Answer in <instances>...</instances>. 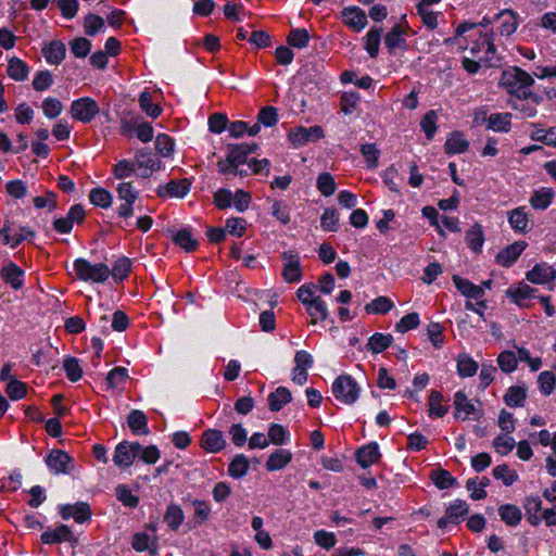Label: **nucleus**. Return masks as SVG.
<instances>
[{
    "label": "nucleus",
    "instance_id": "24",
    "mask_svg": "<svg viewBox=\"0 0 556 556\" xmlns=\"http://www.w3.org/2000/svg\"><path fill=\"white\" fill-rule=\"evenodd\" d=\"M482 122H488V129L494 131L508 132L511 126V114L510 113H495L489 117L483 116Z\"/></svg>",
    "mask_w": 556,
    "mask_h": 556
},
{
    "label": "nucleus",
    "instance_id": "50",
    "mask_svg": "<svg viewBox=\"0 0 556 556\" xmlns=\"http://www.w3.org/2000/svg\"><path fill=\"white\" fill-rule=\"evenodd\" d=\"M282 277L288 283L299 282L302 278L300 260L285 263Z\"/></svg>",
    "mask_w": 556,
    "mask_h": 556
},
{
    "label": "nucleus",
    "instance_id": "19",
    "mask_svg": "<svg viewBox=\"0 0 556 556\" xmlns=\"http://www.w3.org/2000/svg\"><path fill=\"white\" fill-rule=\"evenodd\" d=\"M48 63L59 65L65 59L66 48L60 40H52L45 45L41 50Z\"/></svg>",
    "mask_w": 556,
    "mask_h": 556
},
{
    "label": "nucleus",
    "instance_id": "6",
    "mask_svg": "<svg viewBox=\"0 0 556 556\" xmlns=\"http://www.w3.org/2000/svg\"><path fill=\"white\" fill-rule=\"evenodd\" d=\"M46 464L55 475H68L75 467L73 458L62 450H52L46 458Z\"/></svg>",
    "mask_w": 556,
    "mask_h": 556
},
{
    "label": "nucleus",
    "instance_id": "15",
    "mask_svg": "<svg viewBox=\"0 0 556 556\" xmlns=\"http://www.w3.org/2000/svg\"><path fill=\"white\" fill-rule=\"evenodd\" d=\"M526 277L532 283L544 285L555 279L556 269L546 263L536 264L527 273Z\"/></svg>",
    "mask_w": 556,
    "mask_h": 556
},
{
    "label": "nucleus",
    "instance_id": "4",
    "mask_svg": "<svg viewBox=\"0 0 556 556\" xmlns=\"http://www.w3.org/2000/svg\"><path fill=\"white\" fill-rule=\"evenodd\" d=\"M100 112L98 103L89 97H84L72 102L71 115L81 123H90Z\"/></svg>",
    "mask_w": 556,
    "mask_h": 556
},
{
    "label": "nucleus",
    "instance_id": "40",
    "mask_svg": "<svg viewBox=\"0 0 556 556\" xmlns=\"http://www.w3.org/2000/svg\"><path fill=\"white\" fill-rule=\"evenodd\" d=\"M478 367V363L468 354H459L457 358V371L460 377H472L477 372Z\"/></svg>",
    "mask_w": 556,
    "mask_h": 556
},
{
    "label": "nucleus",
    "instance_id": "49",
    "mask_svg": "<svg viewBox=\"0 0 556 556\" xmlns=\"http://www.w3.org/2000/svg\"><path fill=\"white\" fill-rule=\"evenodd\" d=\"M115 495L117 500L121 501L123 505L127 507L135 508L139 504V497L134 495L131 490L124 484H119L116 486Z\"/></svg>",
    "mask_w": 556,
    "mask_h": 556
},
{
    "label": "nucleus",
    "instance_id": "31",
    "mask_svg": "<svg viewBox=\"0 0 556 556\" xmlns=\"http://www.w3.org/2000/svg\"><path fill=\"white\" fill-rule=\"evenodd\" d=\"M465 241L467 245L475 252H481L483 242H484V233L482 226L480 224H475L465 236Z\"/></svg>",
    "mask_w": 556,
    "mask_h": 556
},
{
    "label": "nucleus",
    "instance_id": "61",
    "mask_svg": "<svg viewBox=\"0 0 556 556\" xmlns=\"http://www.w3.org/2000/svg\"><path fill=\"white\" fill-rule=\"evenodd\" d=\"M155 149L161 156L167 157L174 151V141L169 136L160 134L155 138Z\"/></svg>",
    "mask_w": 556,
    "mask_h": 556
},
{
    "label": "nucleus",
    "instance_id": "7",
    "mask_svg": "<svg viewBox=\"0 0 556 556\" xmlns=\"http://www.w3.org/2000/svg\"><path fill=\"white\" fill-rule=\"evenodd\" d=\"M324 137V130L320 126L315 125L308 128L299 126L291 129L288 138L294 147H301L309 141H317Z\"/></svg>",
    "mask_w": 556,
    "mask_h": 556
},
{
    "label": "nucleus",
    "instance_id": "20",
    "mask_svg": "<svg viewBox=\"0 0 556 556\" xmlns=\"http://www.w3.org/2000/svg\"><path fill=\"white\" fill-rule=\"evenodd\" d=\"M127 425L134 434L147 435L150 433L148 418L142 410L132 409L127 416Z\"/></svg>",
    "mask_w": 556,
    "mask_h": 556
},
{
    "label": "nucleus",
    "instance_id": "9",
    "mask_svg": "<svg viewBox=\"0 0 556 556\" xmlns=\"http://www.w3.org/2000/svg\"><path fill=\"white\" fill-rule=\"evenodd\" d=\"M191 181L187 178L181 180H170L165 186H159L156 189V194L161 198L172 197V198H184L190 191Z\"/></svg>",
    "mask_w": 556,
    "mask_h": 556
},
{
    "label": "nucleus",
    "instance_id": "45",
    "mask_svg": "<svg viewBox=\"0 0 556 556\" xmlns=\"http://www.w3.org/2000/svg\"><path fill=\"white\" fill-rule=\"evenodd\" d=\"M308 41L309 34L306 28H294L289 33L287 37L288 45L298 49L307 47Z\"/></svg>",
    "mask_w": 556,
    "mask_h": 556
},
{
    "label": "nucleus",
    "instance_id": "64",
    "mask_svg": "<svg viewBox=\"0 0 556 556\" xmlns=\"http://www.w3.org/2000/svg\"><path fill=\"white\" fill-rule=\"evenodd\" d=\"M531 138L547 146L556 147V127H551L549 129H536L532 132Z\"/></svg>",
    "mask_w": 556,
    "mask_h": 556
},
{
    "label": "nucleus",
    "instance_id": "25",
    "mask_svg": "<svg viewBox=\"0 0 556 556\" xmlns=\"http://www.w3.org/2000/svg\"><path fill=\"white\" fill-rule=\"evenodd\" d=\"M268 407L271 412H279L285 405L292 401L291 391L286 387H278L275 392L268 395Z\"/></svg>",
    "mask_w": 556,
    "mask_h": 556
},
{
    "label": "nucleus",
    "instance_id": "51",
    "mask_svg": "<svg viewBox=\"0 0 556 556\" xmlns=\"http://www.w3.org/2000/svg\"><path fill=\"white\" fill-rule=\"evenodd\" d=\"M538 383L540 391L548 396L553 393L556 384V377L553 371L545 370L542 371L538 377Z\"/></svg>",
    "mask_w": 556,
    "mask_h": 556
},
{
    "label": "nucleus",
    "instance_id": "53",
    "mask_svg": "<svg viewBox=\"0 0 556 556\" xmlns=\"http://www.w3.org/2000/svg\"><path fill=\"white\" fill-rule=\"evenodd\" d=\"M131 262L128 257H119L113 268L111 269V275L115 281H123L130 271Z\"/></svg>",
    "mask_w": 556,
    "mask_h": 556
},
{
    "label": "nucleus",
    "instance_id": "44",
    "mask_svg": "<svg viewBox=\"0 0 556 556\" xmlns=\"http://www.w3.org/2000/svg\"><path fill=\"white\" fill-rule=\"evenodd\" d=\"M184 518L182 509L178 505L172 504L166 509L164 521L172 530L176 531L182 523Z\"/></svg>",
    "mask_w": 556,
    "mask_h": 556
},
{
    "label": "nucleus",
    "instance_id": "17",
    "mask_svg": "<svg viewBox=\"0 0 556 556\" xmlns=\"http://www.w3.org/2000/svg\"><path fill=\"white\" fill-rule=\"evenodd\" d=\"M226 445L223 432L216 429H208L203 432L201 439V446L210 452L217 453L222 451Z\"/></svg>",
    "mask_w": 556,
    "mask_h": 556
},
{
    "label": "nucleus",
    "instance_id": "10",
    "mask_svg": "<svg viewBox=\"0 0 556 556\" xmlns=\"http://www.w3.org/2000/svg\"><path fill=\"white\" fill-rule=\"evenodd\" d=\"M526 248L527 242L516 241L497 253L496 262L504 267H509L518 260Z\"/></svg>",
    "mask_w": 556,
    "mask_h": 556
},
{
    "label": "nucleus",
    "instance_id": "54",
    "mask_svg": "<svg viewBox=\"0 0 556 556\" xmlns=\"http://www.w3.org/2000/svg\"><path fill=\"white\" fill-rule=\"evenodd\" d=\"M339 213L336 208H326L320 217L321 228L326 231H337Z\"/></svg>",
    "mask_w": 556,
    "mask_h": 556
},
{
    "label": "nucleus",
    "instance_id": "38",
    "mask_svg": "<svg viewBox=\"0 0 556 556\" xmlns=\"http://www.w3.org/2000/svg\"><path fill=\"white\" fill-rule=\"evenodd\" d=\"M526 399L527 388L521 386L510 387L504 396L506 405L510 407L523 406Z\"/></svg>",
    "mask_w": 556,
    "mask_h": 556
},
{
    "label": "nucleus",
    "instance_id": "18",
    "mask_svg": "<svg viewBox=\"0 0 556 556\" xmlns=\"http://www.w3.org/2000/svg\"><path fill=\"white\" fill-rule=\"evenodd\" d=\"M507 217L509 225L516 232L528 233L531 230L530 220L525 206L509 211Z\"/></svg>",
    "mask_w": 556,
    "mask_h": 556
},
{
    "label": "nucleus",
    "instance_id": "2",
    "mask_svg": "<svg viewBox=\"0 0 556 556\" xmlns=\"http://www.w3.org/2000/svg\"><path fill=\"white\" fill-rule=\"evenodd\" d=\"M331 391L337 401L352 405L359 399L362 389L352 376L342 374L333 381Z\"/></svg>",
    "mask_w": 556,
    "mask_h": 556
},
{
    "label": "nucleus",
    "instance_id": "23",
    "mask_svg": "<svg viewBox=\"0 0 556 556\" xmlns=\"http://www.w3.org/2000/svg\"><path fill=\"white\" fill-rule=\"evenodd\" d=\"M535 289L531 288L529 285L520 283L516 289L509 288L506 291L507 296L511 298V300L521 307H529V300L534 298Z\"/></svg>",
    "mask_w": 556,
    "mask_h": 556
},
{
    "label": "nucleus",
    "instance_id": "48",
    "mask_svg": "<svg viewBox=\"0 0 556 556\" xmlns=\"http://www.w3.org/2000/svg\"><path fill=\"white\" fill-rule=\"evenodd\" d=\"M317 189L325 197L332 195L337 189L334 178L326 172L319 174L317 177Z\"/></svg>",
    "mask_w": 556,
    "mask_h": 556
},
{
    "label": "nucleus",
    "instance_id": "60",
    "mask_svg": "<svg viewBox=\"0 0 556 556\" xmlns=\"http://www.w3.org/2000/svg\"><path fill=\"white\" fill-rule=\"evenodd\" d=\"M41 108L48 118H55L61 114L63 104L59 99L49 97L43 100Z\"/></svg>",
    "mask_w": 556,
    "mask_h": 556
},
{
    "label": "nucleus",
    "instance_id": "63",
    "mask_svg": "<svg viewBox=\"0 0 556 556\" xmlns=\"http://www.w3.org/2000/svg\"><path fill=\"white\" fill-rule=\"evenodd\" d=\"M5 392L11 400L17 401L25 396L27 386L17 379H11L7 384Z\"/></svg>",
    "mask_w": 556,
    "mask_h": 556
},
{
    "label": "nucleus",
    "instance_id": "12",
    "mask_svg": "<svg viewBox=\"0 0 556 556\" xmlns=\"http://www.w3.org/2000/svg\"><path fill=\"white\" fill-rule=\"evenodd\" d=\"M342 17L344 24L355 31H361L368 23L365 12L358 7L344 8Z\"/></svg>",
    "mask_w": 556,
    "mask_h": 556
},
{
    "label": "nucleus",
    "instance_id": "35",
    "mask_svg": "<svg viewBox=\"0 0 556 556\" xmlns=\"http://www.w3.org/2000/svg\"><path fill=\"white\" fill-rule=\"evenodd\" d=\"M306 311L312 317V324H316L317 320H326L329 315L327 304L320 296H316L314 301L306 306Z\"/></svg>",
    "mask_w": 556,
    "mask_h": 556
},
{
    "label": "nucleus",
    "instance_id": "41",
    "mask_svg": "<svg viewBox=\"0 0 556 556\" xmlns=\"http://www.w3.org/2000/svg\"><path fill=\"white\" fill-rule=\"evenodd\" d=\"M468 511L469 505L463 500H455L445 510L451 522L456 525L460 522V518L466 516Z\"/></svg>",
    "mask_w": 556,
    "mask_h": 556
},
{
    "label": "nucleus",
    "instance_id": "36",
    "mask_svg": "<svg viewBox=\"0 0 556 556\" xmlns=\"http://www.w3.org/2000/svg\"><path fill=\"white\" fill-rule=\"evenodd\" d=\"M173 241L182 248L186 252H193L197 250L199 242L192 237V233L189 229L184 228L177 231L173 236Z\"/></svg>",
    "mask_w": 556,
    "mask_h": 556
},
{
    "label": "nucleus",
    "instance_id": "46",
    "mask_svg": "<svg viewBox=\"0 0 556 556\" xmlns=\"http://www.w3.org/2000/svg\"><path fill=\"white\" fill-rule=\"evenodd\" d=\"M89 200L96 206L108 208L112 204V194L104 188H93L89 193Z\"/></svg>",
    "mask_w": 556,
    "mask_h": 556
},
{
    "label": "nucleus",
    "instance_id": "21",
    "mask_svg": "<svg viewBox=\"0 0 556 556\" xmlns=\"http://www.w3.org/2000/svg\"><path fill=\"white\" fill-rule=\"evenodd\" d=\"M453 282L456 289L466 298L481 300L484 295V290L482 287L476 286L469 280L457 275L453 276Z\"/></svg>",
    "mask_w": 556,
    "mask_h": 556
},
{
    "label": "nucleus",
    "instance_id": "43",
    "mask_svg": "<svg viewBox=\"0 0 556 556\" xmlns=\"http://www.w3.org/2000/svg\"><path fill=\"white\" fill-rule=\"evenodd\" d=\"M382 28H371L365 37V50L370 58H376L379 52Z\"/></svg>",
    "mask_w": 556,
    "mask_h": 556
},
{
    "label": "nucleus",
    "instance_id": "1",
    "mask_svg": "<svg viewBox=\"0 0 556 556\" xmlns=\"http://www.w3.org/2000/svg\"><path fill=\"white\" fill-rule=\"evenodd\" d=\"M534 84L532 76L520 67L513 66L502 73L500 85L503 86L508 93L517 99L510 104L514 110L521 113V117H533L536 114L535 106L525 103V100H531L534 104H539L543 98L533 93L529 88Z\"/></svg>",
    "mask_w": 556,
    "mask_h": 556
},
{
    "label": "nucleus",
    "instance_id": "26",
    "mask_svg": "<svg viewBox=\"0 0 556 556\" xmlns=\"http://www.w3.org/2000/svg\"><path fill=\"white\" fill-rule=\"evenodd\" d=\"M518 15L513 10H503L495 15V20H502L500 33L502 36H510L514 34L518 26Z\"/></svg>",
    "mask_w": 556,
    "mask_h": 556
},
{
    "label": "nucleus",
    "instance_id": "33",
    "mask_svg": "<svg viewBox=\"0 0 556 556\" xmlns=\"http://www.w3.org/2000/svg\"><path fill=\"white\" fill-rule=\"evenodd\" d=\"M501 519L510 527L517 526L522 518L520 508L513 504H504L498 508Z\"/></svg>",
    "mask_w": 556,
    "mask_h": 556
},
{
    "label": "nucleus",
    "instance_id": "16",
    "mask_svg": "<svg viewBox=\"0 0 556 556\" xmlns=\"http://www.w3.org/2000/svg\"><path fill=\"white\" fill-rule=\"evenodd\" d=\"M380 456L379 446L376 442H370L369 444L359 447L355 453L356 462L363 468H368L372 464L377 463Z\"/></svg>",
    "mask_w": 556,
    "mask_h": 556
},
{
    "label": "nucleus",
    "instance_id": "13",
    "mask_svg": "<svg viewBox=\"0 0 556 556\" xmlns=\"http://www.w3.org/2000/svg\"><path fill=\"white\" fill-rule=\"evenodd\" d=\"M0 276L2 280L14 290H18L24 286V270L13 262L2 267Z\"/></svg>",
    "mask_w": 556,
    "mask_h": 556
},
{
    "label": "nucleus",
    "instance_id": "52",
    "mask_svg": "<svg viewBox=\"0 0 556 556\" xmlns=\"http://www.w3.org/2000/svg\"><path fill=\"white\" fill-rule=\"evenodd\" d=\"M70 48H71V52L76 58L83 59V58H86L90 53L91 41L85 37H77V38H74L70 42Z\"/></svg>",
    "mask_w": 556,
    "mask_h": 556
},
{
    "label": "nucleus",
    "instance_id": "28",
    "mask_svg": "<svg viewBox=\"0 0 556 556\" xmlns=\"http://www.w3.org/2000/svg\"><path fill=\"white\" fill-rule=\"evenodd\" d=\"M292 459V454L288 450H276L266 462L268 471L280 470L285 468Z\"/></svg>",
    "mask_w": 556,
    "mask_h": 556
},
{
    "label": "nucleus",
    "instance_id": "55",
    "mask_svg": "<svg viewBox=\"0 0 556 556\" xmlns=\"http://www.w3.org/2000/svg\"><path fill=\"white\" fill-rule=\"evenodd\" d=\"M553 199L551 190H539L530 198V204L533 208L545 210L549 206Z\"/></svg>",
    "mask_w": 556,
    "mask_h": 556
},
{
    "label": "nucleus",
    "instance_id": "37",
    "mask_svg": "<svg viewBox=\"0 0 556 556\" xmlns=\"http://www.w3.org/2000/svg\"><path fill=\"white\" fill-rule=\"evenodd\" d=\"M392 342L393 337L391 334L376 332L368 339L367 349L372 353L378 354L387 350Z\"/></svg>",
    "mask_w": 556,
    "mask_h": 556
},
{
    "label": "nucleus",
    "instance_id": "59",
    "mask_svg": "<svg viewBox=\"0 0 556 556\" xmlns=\"http://www.w3.org/2000/svg\"><path fill=\"white\" fill-rule=\"evenodd\" d=\"M127 378L128 371L125 367H115L106 375V382L110 388H118Z\"/></svg>",
    "mask_w": 556,
    "mask_h": 556
},
{
    "label": "nucleus",
    "instance_id": "47",
    "mask_svg": "<svg viewBox=\"0 0 556 556\" xmlns=\"http://www.w3.org/2000/svg\"><path fill=\"white\" fill-rule=\"evenodd\" d=\"M493 477L497 480H502L507 486L511 485L518 480V475L515 470H511L508 465L503 464L493 468Z\"/></svg>",
    "mask_w": 556,
    "mask_h": 556
},
{
    "label": "nucleus",
    "instance_id": "8",
    "mask_svg": "<svg viewBox=\"0 0 556 556\" xmlns=\"http://www.w3.org/2000/svg\"><path fill=\"white\" fill-rule=\"evenodd\" d=\"M454 407V417L456 419L460 418L462 420H466L470 416H472L473 419H478L481 416V412L475 406L473 403H471V401L468 400L467 395L463 391L455 393Z\"/></svg>",
    "mask_w": 556,
    "mask_h": 556
},
{
    "label": "nucleus",
    "instance_id": "58",
    "mask_svg": "<svg viewBox=\"0 0 556 556\" xmlns=\"http://www.w3.org/2000/svg\"><path fill=\"white\" fill-rule=\"evenodd\" d=\"M497 364L503 372L510 374L517 367V356L511 351H503L497 357Z\"/></svg>",
    "mask_w": 556,
    "mask_h": 556
},
{
    "label": "nucleus",
    "instance_id": "3",
    "mask_svg": "<svg viewBox=\"0 0 556 556\" xmlns=\"http://www.w3.org/2000/svg\"><path fill=\"white\" fill-rule=\"evenodd\" d=\"M73 266L76 277L83 281L102 283L111 276V269L104 263L91 264L85 258H77Z\"/></svg>",
    "mask_w": 556,
    "mask_h": 556
},
{
    "label": "nucleus",
    "instance_id": "56",
    "mask_svg": "<svg viewBox=\"0 0 556 556\" xmlns=\"http://www.w3.org/2000/svg\"><path fill=\"white\" fill-rule=\"evenodd\" d=\"M63 368L67 379L73 382L78 381L83 376V369L79 366V362L76 357L65 358L63 362Z\"/></svg>",
    "mask_w": 556,
    "mask_h": 556
},
{
    "label": "nucleus",
    "instance_id": "22",
    "mask_svg": "<svg viewBox=\"0 0 556 556\" xmlns=\"http://www.w3.org/2000/svg\"><path fill=\"white\" fill-rule=\"evenodd\" d=\"M136 168L146 169L150 172L159 170L162 162L155 157L151 151L147 149L139 150L135 155Z\"/></svg>",
    "mask_w": 556,
    "mask_h": 556
},
{
    "label": "nucleus",
    "instance_id": "11",
    "mask_svg": "<svg viewBox=\"0 0 556 556\" xmlns=\"http://www.w3.org/2000/svg\"><path fill=\"white\" fill-rule=\"evenodd\" d=\"M60 514L63 519L73 517L76 522L83 523L91 516L90 506L87 503L79 502L74 505H63L60 507Z\"/></svg>",
    "mask_w": 556,
    "mask_h": 556
},
{
    "label": "nucleus",
    "instance_id": "34",
    "mask_svg": "<svg viewBox=\"0 0 556 556\" xmlns=\"http://www.w3.org/2000/svg\"><path fill=\"white\" fill-rule=\"evenodd\" d=\"M250 463L243 454H237L228 466V473L235 478L240 479L249 471Z\"/></svg>",
    "mask_w": 556,
    "mask_h": 556
},
{
    "label": "nucleus",
    "instance_id": "30",
    "mask_svg": "<svg viewBox=\"0 0 556 556\" xmlns=\"http://www.w3.org/2000/svg\"><path fill=\"white\" fill-rule=\"evenodd\" d=\"M28 65L18 58H12L9 60L7 73L10 78L16 81H24L28 76Z\"/></svg>",
    "mask_w": 556,
    "mask_h": 556
},
{
    "label": "nucleus",
    "instance_id": "27",
    "mask_svg": "<svg viewBox=\"0 0 556 556\" xmlns=\"http://www.w3.org/2000/svg\"><path fill=\"white\" fill-rule=\"evenodd\" d=\"M468 147L469 142L465 139L464 135L460 131H454L445 141L444 151L446 154L452 155L464 153Z\"/></svg>",
    "mask_w": 556,
    "mask_h": 556
},
{
    "label": "nucleus",
    "instance_id": "57",
    "mask_svg": "<svg viewBox=\"0 0 556 556\" xmlns=\"http://www.w3.org/2000/svg\"><path fill=\"white\" fill-rule=\"evenodd\" d=\"M139 104L141 110L146 112L150 117L156 118L162 112V109L159 104L152 103L151 93L148 91H144L140 94Z\"/></svg>",
    "mask_w": 556,
    "mask_h": 556
},
{
    "label": "nucleus",
    "instance_id": "29",
    "mask_svg": "<svg viewBox=\"0 0 556 556\" xmlns=\"http://www.w3.org/2000/svg\"><path fill=\"white\" fill-rule=\"evenodd\" d=\"M430 479L433 484L440 489L445 490L457 485V480L450 473V471L443 468H437L431 470Z\"/></svg>",
    "mask_w": 556,
    "mask_h": 556
},
{
    "label": "nucleus",
    "instance_id": "32",
    "mask_svg": "<svg viewBox=\"0 0 556 556\" xmlns=\"http://www.w3.org/2000/svg\"><path fill=\"white\" fill-rule=\"evenodd\" d=\"M405 34L406 31L401 25H395L386 35L384 43L391 53L394 51V49L404 48L406 46V40L403 37Z\"/></svg>",
    "mask_w": 556,
    "mask_h": 556
},
{
    "label": "nucleus",
    "instance_id": "62",
    "mask_svg": "<svg viewBox=\"0 0 556 556\" xmlns=\"http://www.w3.org/2000/svg\"><path fill=\"white\" fill-rule=\"evenodd\" d=\"M271 215L283 225L290 223V208L289 205L283 201L275 200L273 202Z\"/></svg>",
    "mask_w": 556,
    "mask_h": 556
},
{
    "label": "nucleus",
    "instance_id": "14",
    "mask_svg": "<svg viewBox=\"0 0 556 556\" xmlns=\"http://www.w3.org/2000/svg\"><path fill=\"white\" fill-rule=\"evenodd\" d=\"M41 541L45 544H55L61 542H76L72 530L66 525H60L53 530L45 531L41 534Z\"/></svg>",
    "mask_w": 556,
    "mask_h": 556
},
{
    "label": "nucleus",
    "instance_id": "5",
    "mask_svg": "<svg viewBox=\"0 0 556 556\" xmlns=\"http://www.w3.org/2000/svg\"><path fill=\"white\" fill-rule=\"evenodd\" d=\"M141 450L142 445L139 442L123 441L115 447L113 462L119 468H128Z\"/></svg>",
    "mask_w": 556,
    "mask_h": 556
},
{
    "label": "nucleus",
    "instance_id": "42",
    "mask_svg": "<svg viewBox=\"0 0 556 556\" xmlns=\"http://www.w3.org/2000/svg\"><path fill=\"white\" fill-rule=\"evenodd\" d=\"M442 401H443L442 393L437 390H432L429 395V402H428L429 416L443 417L447 413L448 407L443 406L441 404Z\"/></svg>",
    "mask_w": 556,
    "mask_h": 556
},
{
    "label": "nucleus",
    "instance_id": "39",
    "mask_svg": "<svg viewBox=\"0 0 556 556\" xmlns=\"http://www.w3.org/2000/svg\"><path fill=\"white\" fill-rule=\"evenodd\" d=\"M394 304L391 299L380 295L366 304L365 311L368 314H387L393 308Z\"/></svg>",
    "mask_w": 556,
    "mask_h": 556
}]
</instances>
